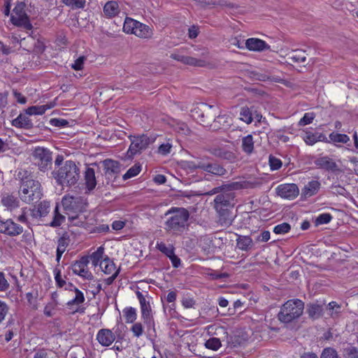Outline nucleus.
I'll return each instance as SVG.
<instances>
[{
  "label": "nucleus",
  "mask_w": 358,
  "mask_h": 358,
  "mask_svg": "<svg viewBox=\"0 0 358 358\" xmlns=\"http://www.w3.org/2000/svg\"><path fill=\"white\" fill-rule=\"evenodd\" d=\"M126 322L133 323L137 318L136 310L132 307H128L123 310Z\"/></svg>",
  "instance_id": "ea45409f"
},
{
  "label": "nucleus",
  "mask_w": 358,
  "mask_h": 358,
  "mask_svg": "<svg viewBox=\"0 0 358 358\" xmlns=\"http://www.w3.org/2000/svg\"><path fill=\"white\" fill-rule=\"evenodd\" d=\"M85 181L86 188L89 191L93 190L96 185V180L94 170L92 168L87 167L85 172Z\"/></svg>",
  "instance_id": "cd10ccee"
},
{
  "label": "nucleus",
  "mask_w": 358,
  "mask_h": 358,
  "mask_svg": "<svg viewBox=\"0 0 358 358\" xmlns=\"http://www.w3.org/2000/svg\"><path fill=\"white\" fill-rule=\"evenodd\" d=\"M171 148L172 145L171 143H163L159 146L157 152L159 155L165 156L171 152Z\"/></svg>",
  "instance_id": "680f3d73"
},
{
  "label": "nucleus",
  "mask_w": 358,
  "mask_h": 358,
  "mask_svg": "<svg viewBox=\"0 0 358 358\" xmlns=\"http://www.w3.org/2000/svg\"><path fill=\"white\" fill-rule=\"evenodd\" d=\"M215 115L216 113L215 112ZM232 124V118L228 115H215L213 121L210 124V127L214 130L223 129L226 130L229 129Z\"/></svg>",
  "instance_id": "6ab92c4d"
},
{
  "label": "nucleus",
  "mask_w": 358,
  "mask_h": 358,
  "mask_svg": "<svg viewBox=\"0 0 358 358\" xmlns=\"http://www.w3.org/2000/svg\"><path fill=\"white\" fill-rule=\"evenodd\" d=\"M345 358H358V348L356 347H349L344 350Z\"/></svg>",
  "instance_id": "6e6d98bb"
},
{
  "label": "nucleus",
  "mask_w": 358,
  "mask_h": 358,
  "mask_svg": "<svg viewBox=\"0 0 358 358\" xmlns=\"http://www.w3.org/2000/svg\"><path fill=\"white\" fill-rule=\"evenodd\" d=\"M106 175L112 176L120 171V164L117 161L106 159L102 162Z\"/></svg>",
  "instance_id": "393cba45"
},
{
  "label": "nucleus",
  "mask_w": 358,
  "mask_h": 358,
  "mask_svg": "<svg viewBox=\"0 0 358 358\" xmlns=\"http://www.w3.org/2000/svg\"><path fill=\"white\" fill-rule=\"evenodd\" d=\"M170 57L186 65L199 67H203L206 66V62L204 59H199L193 57L173 53L171 55Z\"/></svg>",
  "instance_id": "a211bd4d"
},
{
  "label": "nucleus",
  "mask_w": 358,
  "mask_h": 358,
  "mask_svg": "<svg viewBox=\"0 0 358 358\" xmlns=\"http://www.w3.org/2000/svg\"><path fill=\"white\" fill-rule=\"evenodd\" d=\"M11 124L15 127L24 129H31L34 127L32 120L26 112L20 113L15 119L13 120Z\"/></svg>",
  "instance_id": "4be33fe9"
},
{
  "label": "nucleus",
  "mask_w": 358,
  "mask_h": 358,
  "mask_svg": "<svg viewBox=\"0 0 358 358\" xmlns=\"http://www.w3.org/2000/svg\"><path fill=\"white\" fill-rule=\"evenodd\" d=\"M157 248L168 257L174 252V248L172 245L166 246V244L162 242L157 244Z\"/></svg>",
  "instance_id": "603ef678"
},
{
  "label": "nucleus",
  "mask_w": 358,
  "mask_h": 358,
  "mask_svg": "<svg viewBox=\"0 0 358 358\" xmlns=\"http://www.w3.org/2000/svg\"><path fill=\"white\" fill-rule=\"evenodd\" d=\"M320 186L321 184L318 180H311L308 182L302 189L301 196L304 198H309L314 196L318 192Z\"/></svg>",
  "instance_id": "b1692460"
},
{
  "label": "nucleus",
  "mask_w": 358,
  "mask_h": 358,
  "mask_svg": "<svg viewBox=\"0 0 358 358\" xmlns=\"http://www.w3.org/2000/svg\"><path fill=\"white\" fill-rule=\"evenodd\" d=\"M205 346L208 349L216 351L221 347V341L218 338H210L206 341Z\"/></svg>",
  "instance_id": "37998d69"
},
{
  "label": "nucleus",
  "mask_w": 358,
  "mask_h": 358,
  "mask_svg": "<svg viewBox=\"0 0 358 358\" xmlns=\"http://www.w3.org/2000/svg\"><path fill=\"white\" fill-rule=\"evenodd\" d=\"M166 220L164 229L173 233L182 232L186 227L189 217V211L184 208L172 207L164 214Z\"/></svg>",
  "instance_id": "20e7f679"
},
{
  "label": "nucleus",
  "mask_w": 358,
  "mask_h": 358,
  "mask_svg": "<svg viewBox=\"0 0 358 358\" xmlns=\"http://www.w3.org/2000/svg\"><path fill=\"white\" fill-rule=\"evenodd\" d=\"M90 263L89 256H83L80 259L74 262L71 265V269L74 274H77L84 267H87Z\"/></svg>",
  "instance_id": "72a5a7b5"
},
{
  "label": "nucleus",
  "mask_w": 358,
  "mask_h": 358,
  "mask_svg": "<svg viewBox=\"0 0 358 358\" xmlns=\"http://www.w3.org/2000/svg\"><path fill=\"white\" fill-rule=\"evenodd\" d=\"M240 115V119L246 124H250L253 120L252 112L248 107H243L241 108Z\"/></svg>",
  "instance_id": "79ce46f5"
},
{
  "label": "nucleus",
  "mask_w": 358,
  "mask_h": 358,
  "mask_svg": "<svg viewBox=\"0 0 358 358\" xmlns=\"http://www.w3.org/2000/svg\"><path fill=\"white\" fill-rule=\"evenodd\" d=\"M314 164L317 168L329 173L339 174L343 172L335 159L328 155L317 157L314 161Z\"/></svg>",
  "instance_id": "1a4fd4ad"
},
{
  "label": "nucleus",
  "mask_w": 358,
  "mask_h": 358,
  "mask_svg": "<svg viewBox=\"0 0 358 358\" xmlns=\"http://www.w3.org/2000/svg\"><path fill=\"white\" fill-rule=\"evenodd\" d=\"M315 117V113H306L304 114L303 117L299 120V126H306L307 124H310Z\"/></svg>",
  "instance_id": "3c124183"
},
{
  "label": "nucleus",
  "mask_w": 358,
  "mask_h": 358,
  "mask_svg": "<svg viewBox=\"0 0 358 358\" xmlns=\"http://www.w3.org/2000/svg\"><path fill=\"white\" fill-rule=\"evenodd\" d=\"M320 358H341L337 351L333 348H325L323 349Z\"/></svg>",
  "instance_id": "a18cd8bd"
},
{
  "label": "nucleus",
  "mask_w": 358,
  "mask_h": 358,
  "mask_svg": "<svg viewBox=\"0 0 358 358\" xmlns=\"http://www.w3.org/2000/svg\"><path fill=\"white\" fill-rule=\"evenodd\" d=\"M303 308L304 303L301 300H288L281 307L278 319L284 323L291 322L302 315Z\"/></svg>",
  "instance_id": "39448f33"
},
{
  "label": "nucleus",
  "mask_w": 358,
  "mask_h": 358,
  "mask_svg": "<svg viewBox=\"0 0 358 358\" xmlns=\"http://www.w3.org/2000/svg\"><path fill=\"white\" fill-rule=\"evenodd\" d=\"M100 267L106 274H110L113 271H116L115 264L108 256H106L101 261Z\"/></svg>",
  "instance_id": "f704fd0d"
},
{
  "label": "nucleus",
  "mask_w": 358,
  "mask_h": 358,
  "mask_svg": "<svg viewBox=\"0 0 358 358\" xmlns=\"http://www.w3.org/2000/svg\"><path fill=\"white\" fill-rule=\"evenodd\" d=\"M288 59L293 63H304L306 61V54L303 50H293L288 56Z\"/></svg>",
  "instance_id": "c756f323"
},
{
  "label": "nucleus",
  "mask_w": 358,
  "mask_h": 358,
  "mask_svg": "<svg viewBox=\"0 0 358 358\" xmlns=\"http://www.w3.org/2000/svg\"><path fill=\"white\" fill-rule=\"evenodd\" d=\"M48 108H50V107H48L46 105L32 106L25 109L24 112L29 115H43Z\"/></svg>",
  "instance_id": "58836bf2"
},
{
  "label": "nucleus",
  "mask_w": 358,
  "mask_h": 358,
  "mask_svg": "<svg viewBox=\"0 0 358 358\" xmlns=\"http://www.w3.org/2000/svg\"><path fill=\"white\" fill-rule=\"evenodd\" d=\"M209 152L215 157L227 160L230 163L234 162L236 159V155L233 152L224 147L216 146L211 148L209 150Z\"/></svg>",
  "instance_id": "f3484780"
},
{
  "label": "nucleus",
  "mask_w": 358,
  "mask_h": 358,
  "mask_svg": "<svg viewBox=\"0 0 358 358\" xmlns=\"http://www.w3.org/2000/svg\"><path fill=\"white\" fill-rule=\"evenodd\" d=\"M62 204L71 223L76 226L83 223L78 220L80 214L86 210L87 203L85 199L82 196L65 195L62 198Z\"/></svg>",
  "instance_id": "7ed1b4c3"
},
{
  "label": "nucleus",
  "mask_w": 358,
  "mask_h": 358,
  "mask_svg": "<svg viewBox=\"0 0 358 358\" xmlns=\"http://www.w3.org/2000/svg\"><path fill=\"white\" fill-rule=\"evenodd\" d=\"M50 208V202L46 201H41L37 207L32 210L31 215L36 218L45 217L49 213Z\"/></svg>",
  "instance_id": "a878e982"
},
{
  "label": "nucleus",
  "mask_w": 358,
  "mask_h": 358,
  "mask_svg": "<svg viewBox=\"0 0 358 358\" xmlns=\"http://www.w3.org/2000/svg\"><path fill=\"white\" fill-rule=\"evenodd\" d=\"M9 310L10 308L8 304L0 300V323H1L5 319L9 312Z\"/></svg>",
  "instance_id": "052dcab7"
},
{
  "label": "nucleus",
  "mask_w": 358,
  "mask_h": 358,
  "mask_svg": "<svg viewBox=\"0 0 358 358\" xmlns=\"http://www.w3.org/2000/svg\"><path fill=\"white\" fill-rule=\"evenodd\" d=\"M328 309L331 311L330 315L334 316V314L337 315L340 313L341 306L336 301H331L328 304Z\"/></svg>",
  "instance_id": "338daca9"
},
{
  "label": "nucleus",
  "mask_w": 358,
  "mask_h": 358,
  "mask_svg": "<svg viewBox=\"0 0 358 358\" xmlns=\"http://www.w3.org/2000/svg\"><path fill=\"white\" fill-rule=\"evenodd\" d=\"M63 3L71 8H83L86 0H62Z\"/></svg>",
  "instance_id": "c03bdc74"
},
{
  "label": "nucleus",
  "mask_w": 358,
  "mask_h": 358,
  "mask_svg": "<svg viewBox=\"0 0 358 358\" xmlns=\"http://www.w3.org/2000/svg\"><path fill=\"white\" fill-rule=\"evenodd\" d=\"M291 229V226L287 222L276 225L273 228V232L276 234H284L288 233Z\"/></svg>",
  "instance_id": "de8ad7c7"
},
{
  "label": "nucleus",
  "mask_w": 358,
  "mask_h": 358,
  "mask_svg": "<svg viewBox=\"0 0 358 358\" xmlns=\"http://www.w3.org/2000/svg\"><path fill=\"white\" fill-rule=\"evenodd\" d=\"M203 162L202 161H199L198 163H195L194 162L192 161H186L183 163V166L185 169H189L190 171H194L197 169H199L198 166L199 165L201 164Z\"/></svg>",
  "instance_id": "774afa93"
},
{
  "label": "nucleus",
  "mask_w": 358,
  "mask_h": 358,
  "mask_svg": "<svg viewBox=\"0 0 358 358\" xmlns=\"http://www.w3.org/2000/svg\"><path fill=\"white\" fill-rule=\"evenodd\" d=\"M78 165L72 160L66 161L57 170L52 172L57 185L72 186L77 183L80 177Z\"/></svg>",
  "instance_id": "f03ea898"
},
{
  "label": "nucleus",
  "mask_w": 358,
  "mask_h": 358,
  "mask_svg": "<svg viewBox=\"0 0 358 358\" xmlns=\"http://www.w3.org/2000/svg\"><path fill=\"white\" fill-rule=\"evenodd\" d=\"M332 219V216L329 213L320 214L315 220V224H324L329 223Z\"/></svg>",
  "instance_id": "864d4df0"
},
{
  "label": "nucleus",
  "mask_w": 358,
  "mask_h": 358,
  "mask_svg": "<svg viewBox=\"0 0 358 358\" xmlns=\"http://www.w3.org/2000/svg\"><path fill=\"white\" fill-rule=\"evenodd\" d=\"M141 171V166L138 164H135L131 166L123 176L124 180H127L129 178H133L137 176Z\"/></svg>",
  "instance_id": "09e8293b"
},
{
  "label": "nucleus",
  "mask_w": 358,
  "mask_h": 358,
  "mask_svg": "<svg viewBox=\"0 0 358 358\" xmlns=\"http://www.w3.org/2000/svg\"><path fill=\"white\" fill-rule=\"evenodd\" d=\"M304 141L306 144L313 145L315 143L317 142V132L316 133H312L310 131H306L303 137Z\"/></svg>",
  "instance_id": "8fccbe9b"
},
{
  "label": "nucleus",
  "mask_w": 358,
  "mask_h": 358,
  "mask_svg": "<svg viewBox=\"0 0 358 358\" xmlns=\"http://www.w3.org/2000/svg\"><path fill=\"white\" fill-rule=\"evenodd\" d=\"M96 340L103 347L110 346L115 340V336L108 329H101L96 334Z\"/></svg>",
  "instance_id": "aec40b11"
},
{
  "label": "nucleus",
  "mask_w": 358,
  "mask_h": 358,
  "mask_svg": "<svg viewBox=\"0 0 358 358\" xmlns=\"http://www.w3.org/2000/svg\"><path fill=\"white\" fill-rule=\"evenodd\" d=\"M282 164V162L280 159L271 155L269 157V166L272 171L278 170L281 168Z\"/></svg>",
  "instance_id": "13d9d810"
},
{
  "label": "nucleus",
  "mask_w": 358,
  "mask_h": 358,
  "mask_svg": "<svg viewBox=\"0 0 358 358\" xmlns=\"http://www.w3.org/2000/svg\"><path fill=\"white\" fill-rule=\"evenodd\" d=\"M153 141L147 135L135 136L131 141L127 154L129 157H132L137 153H140L142 150H145Z\"/></svg>",
  "instance_id": "f8f14e48"
},
{
  "label": "nucleus",
  "mask_w": 358,
  "mask_h": 358,
  "mask_svg": "<svg viewBox=\"0 0 358 358\" xmlns=\"http://www.w3.org/2000/svg\"><path fill=\"white\" fill-rule=\"evenodd\" d=\"M1 203L8 209L13 210L18 207L19 201L13 195L5 194L2 196Z\"/></svg>",
  "instance_id": "7c9ffc66"
},
{
  "label": "nucleus",
  "mask_w": 358,
  "mask_h": 358,
  "mask_svg": "<svg viewBox=\"0 0 358 358\" xmlns=\"http://www.w3.org/2000/svg\"><path fill=\"white\" fill-rule=\"evenodd\" d=\"M331 191L334 194L341 195L345 197H348L350 193L341 185L333 184L331 187Z\"/></svg>",
  "instance_id": "49530a36"
},
{
  "label": "nucleus",
  "mask_w": 358,
  "mask_h": 358,
  "mask_svg": "<svg viewBox=\"0 0 358 358\" xmlns=\"http://www.w3.org/2000/svg\"><path fill=\"white\" fill-rule=\"evenodd\" d=\"M23 232V227L14 222L13 220H0V233L9 236H16Z\"/></svg>",
  "instance_id": "dca6fc26"
},
{
  "label": "nucleus",
  "mask_w": 358,
  "mask_h": 358,
  "mask_svg": "<svg viewBox=\"0 0 358 358\" xmlns=\"http://www.w3.org/2000/svg\"><path fill=\"white\" fill-rule=\"evenodd\" d=\"M120 7L117 1H109L103 6L104 15L111 18L116 16L120 13Z\"/></svg>",
  "instance_id": "c85d7f7f"
},
{
  "label": "nucleus",
  "mask_w": 358,
  "mask_h": 358,
  "mask_svg": "<svg viewBox=\"0 0 358 358\" xmlns=\"http://www.w3.org/2000/svg\"><path fill=\"white\" fill-rule=\"evenodd\" d=\"M322 306L318 303H310L308 306L307 313L310 318L317 319L322 314Z\"/></svg>",
  "instance_id": "473e14b6"
},
{
  "label": "nucleus",
  "mask_w": 358,
  "mask_h": 358,
  "mask_svg": "<svg viewBox=\"0 0 358 358\" xmlns=\"http://www.w3.org/2000/svg\"><path fill=\"white\" fill-rule=\"evenodd\" d=\"M87 58L85 56H80L78 59L74 61L71 66L75 71H80L83 69L84 63Z\"/></svg>",
  "instance_id": "5fc2aeb1"
},
{
  "label": "nucleus",
  "mask_w": 358,
  "mask_h": 358,
  "mask_svg": "<svg viewBox=\"0 0 358 358\" xmlns=\"http://www.w3.org/2000/svg\"><path fill=\"white\" fill-rule=\"evenodd\" d=\"M242 150L247 155H251L254 150V141L251 134L242 138Z\"/></svg>",
  "instance_id": "2f4dec72"
},
{
  "label": "nucleus",
  "mask_w": 358,
  "mask_h": 358,
  "mask_svg": "<svg viewBox=\"0 0 358 358\" xmlns=\"http://www.w3.org/2000/svg\"><path fill=\"white\" fill-rule=\"evenodd\" d=\"M235 205V194L231 192H223L218 194L214 199L215 210L233 208Z\"/></svg>",
  "instance_id": "9b49d317"
},
{
  "label": "nucleus",
  "mask_w": 358,
  "mask_h": 358,
  "mask_svg": "<svg viewBox=\"0 0 358 358\" xmlns=\"http://www.w3.org/2000/svg\"><path fill=\"white\" fill-rule=\"evenodd\" d=\"M54 274L56 285L58 287H62L64 285H66V281L62 278L61 271L59 268H55L54 269Z\"/></svg>",
  "instance_id": "e2e57ef3"
},
{
  "label": "nucleus",
  "mask_w": 358,
  "mask_h": 358,
  "mask_svg": "<svg viewBox=\"0 0 358 358\" xmlns=\"http://www.w3.org/2000/svg\"><path fill=\"white\" fill-rule=\"evenodd\" d=\"M199 169L208 174L216 177H222L227 173V169L220 163L206 162L203 161L202 164L198 166Z\"/></svg>",
  "instance_id": "2eb2a0df"
},
{
  "label": "nucleus",
  "mask_w": 358,
  "mask_h": 358,
  "mask_svg": "<svg viewBox=\"0 0 358 358\" xmlns=\"http://www.w3.org/2000/svg\"><path fill=\"white\" fill-rule=\"evenodd\" d=\"M329 138L331 143H347L348 141H350V137L348 135L336 132L331 133L329 136Z\"/></svg>",
  "instance_id": "4c0bfd02"
},
{
  "label": "nucleus",
  "mask_w": 358,
  "mask_h": 358,
  "mask_svg": "<svg viewBox=\"0 0 358 358\" xmlns=\"http://www.w3.org/2000/svg\"><path fill=\"white\" fill-rule=\"evenodd\" d=\"M217 110L213 106L203 104L201 108L195 109L200 118V122L205 127H210L215 117V112Z\"/></svg>",
  "instance_id": "ddd939ff"
},
{
  "label": "nucleus",
  "mask_w": 358,
  "mask_h": 358,
  "mask_svg": "<svg viewBox=\"0 0 358 358\" xmlns=\"http://www.w3.org/2000/svg\"><path fill=\"white\" fill-rule=\"evenodd\" d=\"M33 163L41 171L46 172L52 169V152L43 147H37L32 152Z\"/></svg>",
  "instance_id": "0eeeda50"
},
{
  "label": "nucleus",
  "mask_w": 358,
  "mask_h": 358,
  "mask_svg": "<svg viewBox=\"0 0 358 358\" xmlns=\"http://www.w3.org/2000/svg\"><path fill=\"white\" fill-rule=\"evenodd\" d=\"M65 221V216L60 213L59 206L57 205L54 210V216L50 225L53 227H59Z\"/></svg>",
  "instance_id": "e433bc0d"
},
{
  "label": "nucleus",
  "mask_w": 358,
  "mask_h": 358,
  "mask_svg": "<svg viewBox=\"0 0 358 358\" xmlns=\"http://www.w3.org/2000/svg\"><path fill=\"white\" fill-rule=\"evenodd\" d=\"M76 275L87 280H93L94 278L93 274L88 270L87 267L83 268Z\"/></svg>",
  "instance_id": "69168bd1"
},
{
  "label": "nucleus",
  "mask_w": 358,
  "mask_h": 358,
  "mask_svg": "<svg viewBox=\"0 0 358 358\" xmlns=\"http://www.w3.org/2000/svg\"><path fill=\"white\" fill-rule=\"evenodd\" d=\"M68 245L67 241L64 238H60L58 241V245L57 248L56 261L59 263L62 254L65 252Z\"/></svg>",
  "instance_id": "a19ab883"
},
{
  "label": "nucleus",
  "mask_w": 358,
  "mask_h": 358,
  "mask_svg": "<svg viewBox=\"0 0 358 358\" xmlns=\"http://www.w3.org/2000/svg\"><path fill=\"white\" fill-rule=\"evenodd\" d=\"M232 208H225L221 210H216L218 214V222L222 227H229L235 217L231 212Z\"/></svg>",
  "instance_id": "5701e85b"
},
{
  "label": "nucleus",
  "mask_w": 358,
  "mask_h": 358,
  "mask_svg": "<svg viewBox=\"0 0 358 358\" xmlns=\"http://www.w3.org/2000/svg\"><path fill=\"white\" fill-rule=\"evenodd\" d=\"M136 294L138 299L139 300V303L141 305V317L142 319L143 320L144 323L148 326V328L152 327L154 329L155 322L151 313L152 310L150 302L145 299V296L141 292L137 291L136 292Z\"/></svg>",
  "instance_id": "9d476101"
},
{
  "label": "nucleus",
  "mask_w": 358,
  "mask_h": 358,
  "mask_svg": "<svg viewBox=\"0 0 358 358\" xmlns=\"http://www.w3.org/2000/svg\"><path fill=\"white\" fill-rule=\"evenodd\" d=\"M275 192L278 196L289 200L295 199L299 194L297 185L294 183L280 185L276 187Z\"/></svg>",
  "instance_id": "4468645a"
},
{
  "label": "nucleus",
  "mask_w": 358,
  "mask_h": 358,
  "mask_svg": "<svg viewBox=\"0 0 358 358\" xmlns=\"http://www.w3.org/2000/svg\"><path fill=\"white\" fill-rule=\"evenodd\" d=\"M123 31L126 34H134L141 38H151L153 31L148 25L127 17L123 25Z\"/></svg>",
  "instance_id": "423d86ee"
},
{
  "label": "nucleus",
  "mask_w": 358,
  "mask_h": 358,
  "mask_svg": "<svg viewBox=\"0 0 358 358\" xmlns=\"http://www.w3.org/2000/svg\"><path fill=\"white\" fill-rule=\"evenodd\" d=\"M21 181L19 194L21 200L27 203L38 201L43 196L41 185L39 181L33 179L26 170H21L17 173Z\"/></svg>",
  "instance_id": "f257e3e1"
},
{
  "label": "nucleus",
  "mask_w": 358,
  "mask_h": 358,
  "mask_svg": "<svg viewBox=\"0 0 358 358\" xmlns=\"http://www.w3.org/2000/svg\"><path fill=\"white\" fill-rule=\"evenodd\" d=\"M25 7L24 3H17L11 13L10 21L15 26L21 27L26 31H31L32 34L33 26L29 21V16L26 13Z\"/></svg>",
  "instance_id": "6e6552de"
},
{
  "label": "nucleus",
  "mask_w": 358,
  "mask_h": 358,
  "mask_svg": "<svg viewBox=\"0 0 358 358\" xmlns=\"http://www.w3.org/2000/svg\"><path fill=\"white\" fill-rule=\"evenodd\" d=\"M50 124L53 127L64 128L69 125V122L64 119L52 118L50 120Z\"/></svg>",
  "instance_id": "bf43d9fd"
},
{
  "label": "nucleus",
  "mask_w": 358,
  "mask_h": 358,
  "mask_svg": "<svg viewBox=\"0 0 358 358\" xmlns=\"http://www.w3.org/2000/svg\"><path fill=\"white\" fill-rule=\"evenodd\" d=\"M252 78L255 80L266 81L270 79L268 75L261 72L252 71Z\"/></svg>",
  "instance_id": "0e129e2a"
},
{
  "label": "nucleus",
  "mask_w": 358,
  "mask_h": 358,
  "mask_svg": "<svg viewBox=\"0 0 358 358\" xmlns=\"http://www.w3.org/2000/svg\"><path fill=\"white\" fill-rule=\"evenodd\" d=\"M103 252L104 248L103 246H100L97 248V250L94 252L90 257L92 260V265L96 267L98 265L100 266V263L101 262V259H103Z\"/></svg>",
  "instance_id": "c9c22d12"
},
{
  "label": "nucleus",
  "mask_w": 358,
  "mask_h": 358,
  "mask_svg": "<svg viewBox=\"0 0 358 358\" xmlns=\"http://www.w3.org/2000/svg\"><path fill=\"white\" fill-rule=\"evenodd\" d=\"M245 45L246 48L251 51L261 52L270 50V45H268L264 41L256 38L247 39Z\"/></svg>",
  "instance_id": "412c9836"
},
{
  "label": "nucleus",
  "mask_w": 358,
  "mask_h": 358,
  "mask_svg": "<svg viewBox=\"0 0 358 358\" xmlns=\"http://www.w3.org/2000/svg\"><path fill=\"white\" fill-rule=\"evenodd\" d=\"M131 331L135 337L139 338L143 334V327L141 322H136L131 328Z\"/></svg>",
  "instance_id": "4d7b16f0"
},
{
  "label": "nucleus",
  "mask_w": 358,
  "mask_h": 358,
  "mask_svg": "<svg viewBox=\"0 0 358 358\" xmlns=\"http://www.w3.org/2000/svg\"><path fill=\"white\" fill-rule=\"evenodd\" d=\"M236 238V247L243 251H248L253 246L252 239L249 236L238 235Z\"/></svg>",
  "instance_id": "bb28decb"
}]
</instances>
